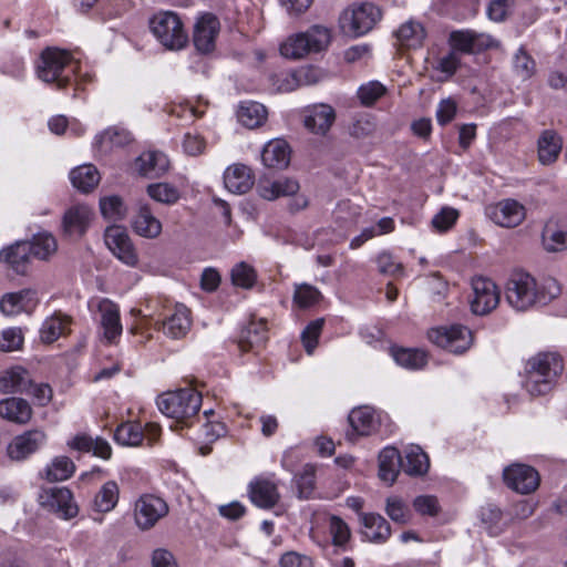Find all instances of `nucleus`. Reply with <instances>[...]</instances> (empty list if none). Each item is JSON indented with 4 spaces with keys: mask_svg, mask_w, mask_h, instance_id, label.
<instances>
[{
    "mask_svg": "<svg viewBox=\"0 0 567 567\" xmlns=\"http://www.w3.org/2000/svg\"><path fill=\"white\" fill-rule=\"evenodd\" d=\"M564 369L561 358L551 352L538 353L525 365L524 389L530 396L548 394Z\"/></svg>",
    "mask_w": 567,
    "mask_h": 567,
    "instance_id": "obj_1",
    "label": "nucleus"
},
{
    "mask_svg": "<svg viewBox=\"0 0 567 567\" xmlns=\"http://www.w3.org/2000/svg\"><path fill=\"white\" fill-rule=\"evenodd\" d=\"M156 403L163 414L189 426L198 415L202 394L190 388L179 389L163 393L157 398Z\"/></svg>",
    "mask_w": 567,
    "mask_h": 567,
    "instance_id": "obj_2",
    "label": "nucleus"
},
{
    "mask_svg": "<svg viewBox=\"0 0 567 567\" xmlns=\"http://www.w3.org/2000/svg\"><path fill=\"white\" fill-rule=\"evenodd\" d=\"M505 298L508 305L517 311H526L534 306L546 305L548 297L537 288L535 279L525 272H515L506 284Z\"/></svg>",
    "mask_w": 567,
    "mask_h": 567,
    "instance_id": "obj_3",
    "label": "nucleus"
},
{
    "mask_svg": "<svg viewBox=\"0 0 567 567\" xmlns=\"http://www.w3.org/2000/svg\"><path fill=\"white\" fill-rule=\"evenodd\" d=\"M331 40L329 29L313 25L303 33L290 37L280 45V53L285 58L301 59L311 52L324 50Z\"/></svg>",
    "mask_w": 567,
    "mask_h": 567,
    "instance_id": "obj_4",
    "label": "nucleus"
},
{
    "mask_svg": "<svg viewBox=\"0 0 567 567\" xmlns=\"http://www.w3.org/2000/svg\"><path fill=\"white\" fill-rule=\"evenodd\" d=\"M150 28L154 37L169 50H181L187 43L179 17L171 11L158 12L150 20Z\"/></svg>",
    "mask_w": 567,
    "mask_h": 567,
    "instance_id": "obj_5",
    "label": "nucleus"
},
{
    "mask_svg": "<svg viewBox=\"0 0 567 567\" xmlns=\"http://www.w3.org/2000/svg\"><path fill=\"white\" fill-rule=\"evenodd\" d=\"M41 63L37 68L38 76L47 83L55 82L59 89L65 87L70 83L64 71L71 62V55L68 51L58 49H47L41 54Z\"/></svg>",
    "mask_w": 567,
    "mask_h": 567,
    "instance_id": "obj_6",
    "label": "nucleus"
},
{
    "mask_svg": "<svg viewBox=\"0 0 567 567\" xmlns=\"http://www.w3.org/2000/svg\"><path fill=\"white\" fill-rule=\"evenodd\" d=\"M431 342L453 353H463L472 344V332L461 324L431 329L427 333Z\"/></svg>",
    "mask_w": 567,
    "mask_h": 567,
    "instance_id": "obj_7",
    "label": "nucleus"
},
{
    "mask_svg": "<svg viewBox=\"0 0 567 567\" xmlns=\"http://www.w3.org/2000/svg\"><path fill=\"white\" fill-rule=\"evenodd\" d=\"M38 499L42 507L55 513L63 519H71L79 513L73 494L68 487L43 488Z\"/></svg>",
    "mask_w": 567,
    "mask_h": 567,
    "instance_id": "obj_8",
    "label": "nucleus"
},
{
    "mask_svg": "<svg viewBox=\"0 0 567 567\" xmlns=\"http://www.w3.org/2000/svg\"><path fill=\"white\" fill-rule=\"evenodd\" d=\"M381 10L371 2H362L353 6L350 11H346L342 16L343 28L349 25V30L353 35L360 37L373 29L381 19Z\"/></svg>",
    "mask_w": 567,
    "mask_h": 567,
    "instance_id": "obj_9",
    "label": "nucleus"
},
{
    "mask_svg": "<svg viewBox=\"0 0 567 567\" xmlns=\"http://www.w3.org/2000/svg\"><path fill=\"white\" fill-rule=\"evenodd\" d=\"M473 296L470 301L474 315L485 316L493 311L499 302V290L495 282L485 277L472 279Z\"/></svg>",
    "mask_w": 567,
    "mask_h": 567,
    "instance_id": "obj_10",
    "label": "nucleus"
},
{
    "mask_svg": "<svg viewBox=\"0 0 567 567\" xmlns=\"http://www.w3.org/2000/svg\"><path fill=\"white\" fill-rule=\"evenodd\" d=\"M452 50L462 53H476L493 47L498 42L486 33H478L473 30H457L450 33L449 38Z\"/></svg>",
    "mask_w": 567,
    "mask_h": 567,
    "instance_id": "obj_11",
    "label": "nucleus"
},
{
    "mask_svg": "<svg viewBox=\"0 0 567 567\" xmlns=\"http://www.w3.org/2000/svg\"><path fill=\"white\" fill-rule=\"evenodd\" d=\"M104 241L112 254L121 261L128 266L137 264V254L125 228L116 225L107 227Z\"/></svg>",
    "mask_w": 567,
    "mask_h": 567,
    "instance_id": "obj_12",
    "label": "nucleus"
},
{
    "mask_svg": "<svg viewBox=\"0 0 567 567\" xmlns=\"http://www.w3.org/2000/svg\"><path fill=\"white\" fill-rule=\"evenodd\" d=\"M167 513L166 502L154 495H143L135 504V520L142 529H150Z\"/></svg>",
    "mask_w": 567,
    "mask_h": 567,
    "instance_id": "obj_13",
    "label": "nucleus"
},
{
    "mask_svg": "<svg viewBox=\"0 0 567 567\" xmlns=\"http://www.w3.org/2000/svg\"><path fill=\"white\" fill-rule=\"evenodd\" d=\"M503 477L509 488L520 494H529L539 485L538 472L524 464H514L506 467Z\"/></svg>",
    "mask_w": 567,
    "mask_h": 567,
    "instance_id": "obj_14",
    "label": "nucleus"
},
{
    "mask_svg": "<svg viewBox=\"0 0 567 567\" xmlns=\"http://www.w3.org/2000/svg\"><path fill=\"white\" fill-rule=\"evenodd\" d=\"M219 30L220 23L216 16L205 13L199 17L193 32V42L196 50L204 54L213 52Z\"/></svg>",
    "mask_w": 567,
    "mask_h": 567,
    "instance_id": "obj_15",
    "label": "nucleus"
},
{
    "mask_svg": "<svg viewBox=\"0 0 567 567\" xmlns=\"http://www.w3.org/2000/svg\"><path fill=\"white\" fill-rule=\"evenodd\" d=\"M94 217L92 208L85 204L71 206L63 215L62 228L66 236L82 237Z\"/></svg>",
    "mask_w": 567,
    "mask_h": 567,
    "instance_id": "obj_16",
    "label": "nucleus"
},
{
    "mask_svg": "<svg viewBox=\"0 0 567 567\" xmlns=\"http://www.w3.org/2000/svg\"><path fill=\"white\" fill-rule=\"evenodd\" d=\"M45 434L40 430L27 431L16 436L8 445V456L12 461H23L39 450L45 442Z\"/></svg>",
    "mask_w": 567,
    "mask_h": 567,
    "instance_id": "obj_17",
    "label": "nucleus"
},
{
    "mask_svg": "<svg viewBox=\"0 0 567 567\" xmlns=\"http://www.w3.org/2000/svg\"><path fill=\"white\" fill-rule=\"evenodd\" d=\"M492 220L502 227H516L525 218V208L514 199L499 202L488 209Z\"/></svg>",
    "mask_w": 567,
    "mask_h": 567,
    "instance_id": "obj_18",
    "label": "nucleus"
},
{
    "mask_svg": "<svg viewBox=\"0 0 567 567\" xmlns=\"http://www.w3.org/2000/svg\"><path fill=\"white\" fill-rule=\"evenodd\" d=\"M336 120L334 110L328 104H316L305 111L303 124L311 133L324 135Z\"/></svg>",
    "mask_w": 567,
    "mask_h": 567,
    "instance_id": "obj_19",
    "label": "nucleus"
},
{
    "mask_svg": "<svg viewBox=\"0 0 567 567\" xmlns=\"http://www.w3.org/2000/svg\"><path fill=\"white\" fill-rule=\"evenodd\" d=\"M31 249L29 241H16L0 251V261L8 264L18 275H24L32 257Z\"/></svg>",
    "mask_w": 567,
    "mask_h": 567,
    "instance_id": "obj_20",
    "label": "nucleus"
},
{
    "mask_svg": "<svg viewBox=\"0 0 567 567\" xmlns=\"http://www.w3.org/2000/svg\"><path fill=\"white\" fill-rule=\"evenodd\" d=\"M97 309L101 315L104 339L109 343H113L115 339L121 336L123 330L120 319V309L116 303L109 299L100 301Z\"/></svg>",
    "mask_w": 567,
    "mask_h": 567,
    "instance_id": "obj_21",
    "label": "nucleus"
},
{
    "mask_svg": "<svg viewBox=\"0 0 567 567\" xmlns=\"http://www.w3.org/2000/svg\"><path fill=\"white\" fill-rule=\"evenodd\" d=\"M133 141L132 134L124 127L111 126L95 136L94 148L106 155L115 148L128 145Z\"/></svg>",
    "mask_w": 567,
    "mask_h": 567,
    "instance_id": "obj_22",
    "label": "nucleus"
},
{
    "mask_svg": "<svg viewBox=\"0 0 567 567\" xmlns=\"http://www.w3.org/2000/svg\"><path fill=\"white\" fill-rule=\"evenodd\" d=\"M255 183L251 169L244 164H234L224 173L225 187L234 194L247 193Z\"/></svg>",
    "mask_w": 567,
    "mask_h": 567,
    "instance_id": "obj_23",
    "label": "nucleus"
},
{
    "mask_svg": "<svg viewBox=\"0 0 567 567\" xmlns=\"http://www.w3.org/2000/svg\"><path fill=\"white\" fill-rule=\"evenodd\" d=\"M138 173L148 178H157L167 172L169 161L167 156L158 151L142 153L135 161Z\"/></svg>",
    "mask_w": 567,
    "mask_h": 567,
    "instance_id": "obj_24",
    "label": "nucleus"
},
{
    "mask_svg": "<svg viewBox=\"0 0 567 567\" xmlns=\"http://www.w3.org/2000/svg\"><path fill=\"white\" fill-rule=\"evenodd\" d=\"M360 520L365 528L364 537L375 544L385 543L391 536L389 522L375 513H360Z\"/></svg>",
    "mask_w": 567,
    "mask_h": 567,
    "instance_id": "obj_25",
    "label": "nucleus"
},
{
    "mask_svg": "<svg viewBox=\"0 0 567 567\" xmlns=\"http://www.w3.org/2000/svg\"><path fill=\"white\" fill-rule=\"evenodd\" d=\"M251 502L260 508H272L279 501L277 486L269 480L257 478L249 485Z\"/></svg>",
    "mask_w": 567,
    "mask_h": 567,
    "instance_id": "obj_26",
    "label": "nucleus"
},
{
    "mask_svg": "<svg viewBox=\"0 0 567 567\" xmlns=\"http://www.w3.org/2000/svg\"><path fill=\"white\" fill-rule=\"evenodd\" d=\"M290 147L284 140L277 138L268 142L261 153L265 166L269 168L284 169L290 163Z\"/></svg>",
    "mask_w": 567,
    "mask_h": 567,
    "instance_id": "obj_27",
    "label": "nucleus"
},
{
    "mask_svg": "<svg viewBox=\"0 0 567 567\" xmlns=\"http://www.w3.org/2000/svg\"><path fill=\"white\" fill-rule=\"evenodd\" d=\"M134 231L145 238H156L162 233V223L154 216L147 204H141L132 220Z\"/></svg>",
    "mask_w": 567,
    "mask_h": 567,
    "instance_id": "obj_28",
    "label": "nucleus"
},
{
    "mask_svg": "<svg viewBox=\"0 0 567 567\" xmlns=\"http://www.w3.org/2000/svg\"><path fill=\"white\" fill-rule=\"evenodd\" d=\"M68 446L72 450L90 453L103 460H109L112 456V447L110 443L102 437H91L86 434H78L68 442Z\"/></svg>",
    "mask_w": 567,
    "mask_h": 567,
    "instance_id": "obj_29",
    "label": "nucleus"
},
{
    "mask_svg": "<svg viewBox=\"0 0 567 567\" xmlns=\"http://www.w3.org/2000/svg\"><path fill=\"white\" fill-rule=\"evenodd\" d=\"M31 385L29 372L21 367L11 368L0 375V391L3 393H25Z\"/></svg>",
    "mask_w": 567,
    "mask_h": 567,
    "instance_id": "obj_30",
    "label": "nucleus"
},
{
    "mask_svg": "<svg viewBox=\"0 0 567 567\" xmlns=\"http://www.w3.org/2000/svg\"><path fill=\"white\" fill-rule=\"evenodd\" d=\"M563 140L553 130H545L538 138V159L543 165L555 163L561 152Z\"/></svg>",
    "mask_w": 567,
    "mask_h": 567,
    "instance_id": "obj_31",
    "label": "nucleus"
},
{
    "mask_svg": "<svg viewBox=\"0 0 567 567\" xmlns=\"http://www.w3.org/2000/svg\"><path fill=\"white\" fill-rule=\"evenodd\" d=\"M267 339L266 322L251 321L241 330L238 344L243 351L257 350L264 347Z\"/></svg>",
    "mask_w": 567,
    "mask_h": 567,
    "instance_id": "obj_32",
    "label": "nucleus"
},
{
    "mask_svg": "<svg viewBox=\"0 0 567 567\" xmlns=\"http://www.w3.org/2000/svg\"><path fill=\"white\" fill-rule=\"evenodd\" d=\"M258 194L274 200L280 196H292L299 190V183L292 178H279L274 182H260L257 186Z\"/></svg>",
    "mask_w": 567,
    "mask_h": 567,
    "instance_id": "obj_33",
    "label": "nucleus"
},
{
    "mask_svg": "<svg viewBox=\"0 0 567 567\" xmlns=\"http://www.w3.org/2000/svg\"><path fill=\"white\" fill-rule=\"evenodd\" d=\"M348 421L352 431L347 436L351 441L354 435H369L377 424L374 413L368 406L353 409L348 416Z\"/></svg>",
    "mask_w": 567,
    "mask_h": 567,
    "instance_id": "obj_34",
    "label": "nucleus"
},
{
    "mask_svg": "<svg viewBox=\"0 0 567 567\" xmlns=\"http://www.w3.org/2000/svg\"><path fill=\"white\" fill-rule=\"evenodd\" d=\"M402 457L395 447H384L379 454V477L392 485L399 474Z\"/></svg>",
    "mask_w": 567,
    "mask_h": 567,
    "instance_id": "obj_35",
    "label": "nucleus"
},
{
    "mask_svg": "<svg viewBox=\"0 0 567 567\" xmlns=\"http://www.w3.org/2000/svg\"><path fill=\"white\" fill-rule=\"evenodd\" d=\"M32 415L30 404L21 398H8L0 401V416L16 423H27Z\"/></svg>",
    "mask_w": 567,
    "mask_h": 567,
    "instance_id": "obj_36",
    "label": "nucleus"
},
{
    "mask_svg": "<svg viewBox=\"0 0 567 567\" xmlns=\"http://www.w3.org/2000/svg\"><path fill=\"white\" fill-rule=\"evenodd\" d=\"M267 109L258 102L245 101L238 107V121L248 128L261 126L267 120Z\"/></svg>",
    "mask_w": 567,
    "mask_h": 567,
    "instance_id": "obj_37",
    "label": "nucleus"
},
{
    "mask_svg": "<svg viewBox=\"0 0 567 567\" xmlns=\"http://www.w3.org/2000/svg\"><path fill=\"white\" fill-rule=\"evenodd\" d=\"M190 324L189 310L184 306H178L174 313L163 322V330L168 337L179 339L187 333Z\"/></svg>",
    "mask_w": 567,
    "mask_h": 567,
    "instance_id": "obj_38",
    "label": "nucleus"
},
{
    "mask_svg": "<svg viewBox=\"0 0 567 567\" xmlns=\"http://www.w3.org/2000/svg\"><path fill=\"white\" fill-rule=\"evenodd\" d=\"M395 38L402 47L420 48L425 39V30L420 22L409 20L395 31Z\"/></svg>",
    "mask_w": 567,
    "mask_h": 567,
    "instance_id": "obj_39",
    "label": "nucleus"
},
{
    "mask_svg": "<svg viewBox=\"0 0 567 567\" xmlns=\"http://www.w3.org/2000/svg\"><path fill=\"white\" fill-rule=\"evenodd\" d=\"M75 472L74 462L64 455L55 456L41 473V477L49 482H62L70 478Z\"/></svg>",
    "mask_w": 567,
    "mask_h": 567,
    "instance_id": "obj_40",
    "label": "nucleus"
},
{
    "mask_svg": "<svg viewBox=\"0 0 567 567\" xmlns=\"http://www.w3.org/2000/svg\"><path fill=\"white\" fill-rule=\"evenodd\" d=\"M70 179L75 188L83 193H89L97 186L100 173L94 165H81L71 171Z\"/></svg>",
    "mask_w": 567,
    "mask_h": 567,
    "instance_id": "obj_41",
    "label": "nucleus"
},
{
    "mask_svg": "<svg viewBox=\"0 0 567 567\" xmlns=\"http://www.w3.org/2000/svg\"><path fill=\"white\" fill-rule=\"evenodd\" d=\"M430 466L427 455L417 445H412L405 451L401 467L409 475H422Z\"/></svg>",
    "mask_w": 567,
    "mask_h": 567,
    "instance_id": "obj_42",
    "label": "nucleus"
},
{
    "mask_svg": "<svg viewBox=\"0 0 567 567\" xmlns=\"http://www.w3.org/2000/svg\"><path fill=\"white\" fill-rule=\"evenodd\" d=\"M394 361L406 369H421L426 364V354L417 349L391 348Z\"/></svg>",
    "mask_w": 567,
    "mask_h": 567,
    "instance_id": "obj_43",
    "label": "nucleus"
},
{
    "mask_svg": "<svg viewBox=\"0 0 567 567\" xmlns=\"http://www.w3.org/2000/svg\"><path fill=\"white\" fill-rule=\"evenodd\" d=\"M29 244L32 246L31 256L40 260H48L58 249L54 236L49 233L34 235Z\"/></svg>",
    "mask_w": 567,
    "mask_h": 567,
    "instance_id": "obj_44",
    "label": "nucleus"
},
{
    "mask_svg": "<svg viewBox=\"0 0 567 567\" xmlns=\"http://www.w3.org/2000/svg\"><path fill=\"white\" fill-rule=\"evenodd\" d=\"M145 433L140 423L125 422L118 425L114 432V440L121 445H140Z\"/></svg>",
    "mask_w": 567,
    "mask_h": 567,
    "instance_id": "obj_45",
    "label": "nucleus"
},
{
    "mask_svg": "<svg viewBox=\"0 0 567 567\" xmlns=\"http://www.w3.org/2000/svg\"><path fill=\"white\" fill-rule=\"evenodd\" d=\"M118 485L115 481L106 482L95 495V509L100 513L112 511L118 502Z\"/></svg>",
    "mask_w": 567,
    "mask_h": 567,
    "instance_id": "obj_46",
    "label": "nucleus"
},
{
    "mask_svg": "<svg viewBox=\"0 0 567 567\" xmlns=\"http://www.w3.org/2000/svg\"><path fill=\"white\" fill-rule=\"evenodd\" d=\"M66 318L54 315L44 320L40 329V339L44 343H52L65 332Z\"/></svg>",
    "mask_w": 567,
    "mask_h": 567,
    "instance_id": "obj_47",
    "label": "nucleus"
},
{
    "mask_svg": "<svg viewBox=\"0 0 567 567\" xmlns=\"http://www.w3.org/2000/svg\"><path fill=\"white\" fill-rule=\"evenodd\" d=\"M312 72L311 70H299L292 73H282L276 76L274 85H276L279 92H292L299 87L301 83H310L311 80H308V74Z\"/></svg>",
    "mask_w": 567,
    "mask_h": 567,
    "instance_id": "obj_48",
    "label": "nucleus"
},
{
    "mask_svg": "<svg viewBox=\"0 0 567 567\" xmlns=\"http://www.w3.org/2000/svg\"><path fill=\"white\" fill-rule=\"evenodd\" d=\"M385 513L394 523L400 525L410 523L412 518V512L408 504L398 496L386 498Z\"/></svg>",
    "mask_w": 567,
    "mask_h": 567,
    "instance_id": "obj_49",
    "label": "nucleus"
},
{
    "mask_svg": "<svg viewBox=\"0 0 567 567\" xmlns=\"http://www.w3.org/2000/svg\"><path fill=\"white\" fill-rule=\"evenodd\" d=\"M147 194L152 199L166 205L175 204L181 197L179 190L168 183L150 184Z\"/></svg>",
    "mask_w": 567,
    "mask_h": 567,
    "instance_id": "obj_50",
    "label": "nucleus"
},
{
    "mask_svg": "<svg viewBox=\"0 0 567 567\" xmlns=\"http://www.w3.org/2000/svg\"><path fill=\"white\" fill-rule=\"evenodd\" d=\"M102 215L112 220H121L126 216L127 209L120 196L112 195L100 199Z\"/></svg>",
    "mask_w": 567,
    "mask_h": 567,
    "instance_id": "obj_51",
    "label": "nucleus"
},
{
    "mask_svg": "<svg viewBox=\"0 0 567 567\" xmlns=\"http://www.w3.org/2000/svg\"><path fill=\"white\" fill-rule=\"evenodd\" d=\"M513 69L522 80H528L535 74L536 62L524 48H519L513 58Z\"/></svg>",
    "mask_w": 567,
    "mask_h": 567,
    "instance_id": "obj_52",
    "label": "nucleus"
},
{
    "mask_svg": "<svg viewBox=\"0 0 567 567\" xmlns=\"http://www.w3.org/2000/svg\"><path fill=\"white\" fill-rule=\"evenodd\" d=\"M256 278L255 269L244 261L231 269V281L235 286L249 289L254 286Z\"/></svg>",
    "mask_w": 567,
    "mask_h": 567,
    "instance_id": "obj_53",
    "label": "nucleus"
},
{
    "mask_svg": "<svg viewBox=\"0 0 567 567\" xmlns=\"http://www.w3.org/2000/svg\"><path fill=\"white\" fill-rule=\"evenodd\" d=\"M322 298L321 292L313 286L308 284H301L296 286L293 301L300 308H309Z\"/></svg>",
    "mask_w": 567,
    "mask_h": 567,
    "instance_id": "obj_54",
    "label": "nucleus"
},
{
    "mask_svg": "<svg viewBox=\"0 0 567 567\" xmlns=\"http://www.w3.org/2000/svg\"><path fill=\"white\" fill-rule=\"evenodd\" d=\"M386 92L385 86L379 81H370L358 90V97L364 106L373 105Z\"/></svg>",
    "mask_w": 567,
    "mask_h": 567,
    "instance_id": "obj_55",
    "label": "nucleus"
},
{
    "mask_svg": "<svg viewBox=\"0 0 567 567\" xmlns=\"http://www.w3.org/2000/svg\"><path fill=\"white\" fill-rule=\"evenodd\" d=\"M329 530L332 536L333 545L336 546H344L351 537L348 524L336 515H332L329 519Z\"/></svg>",
    "mask_w": 567,
    "mask_h": 567,
    "instance_id": "obj_56",
    "label": "nucleus"
},
{
    "mask_svg": "<svg viewBox=\"0 0 567 567\" xmlns=\"http://www.w3.org/2000/svg\"><path fill=\"white\" fill-rule=\"evenodd\" d=\"M324 324V319L311 321L302 331L301 340L308 354H311L318 344V338Z\"/></svg>",
    "mask_w": 567,
    "mask_h": 567,
    "instance_id": "obj_57",
    "label": "nucleus"
},
{
    "mask_svg": "<svg viewBox=\"0 0 567 567\" xmlns=\"http://www.w3.org/2000/svg\"><path fill=\"white\" fill-rule=\"evenodd\" d=\"M480 519L491 534L496 535L498 533V523L502 519V511L495 505L487 504L481 507Z\"/></svg>",
    "mask_w": 567,
    "mask_h": 567,
    "instance_id": "obj_58",
    "label": "nucleus"
},
{
    "mask_svg": "<svg viewBox=\"0 0 567 567\" xmlns=\"http://www.w3.org/2000/svg\"><path fill=\"white\" fill-rule=\"evenodd\" d=\"M23 344V334L20 328L4 330L0 339V350L11 352L19 350Z\"/></svg>",
    "mask_w": 567,
    "mask_h": 567,
    "instance_id": "obj_59",
    "label": "nucleus"
},
{
    "mask_svg": "<svg viewBox=\"0 0 567 567\" xmlns=\"http://www.w3.org/2000/svg\"><path fill=\"white\" fill-rule=\"evenodd\" d=\"M377 130L375 122L370 116H361L357 118L349 127L350 135L355 138H365Z\"/></svg>",
    "mask_w": 567,
    "mask_h": 567,
    "instance_id": "obj_60",
    "label": "nucleus"
},
{
    "mask_svg": "<svg viewBox=\"0 0 567 567\" xmlns=\"http://www.w3.org/2000/svg\"><path fill=\"white\" fill-rule=\"evenodd\" d=\"M413 507L420 515L436 516L440 513L439 501L433 495H420L413 499Z\"/></svg>",
    "mask_w": 567,
    "mask_h": 567,
    "instance_id": "obj_61",
    "label": "nucleus"
},
{
    "mask_svg": "<svg viewBox=\"0 0 567 567\" xmlns=\"http://www.w3.org/2000/svg\"><path fill=\"white\" fill-rule=\"evenodd\" d=\"M457 217V210L454 208L445 207L442 208L441 212L433 217L432 225L439 231H446L455 224Z\"/></svg>",
    "mask_w": 567,
    "mask_h": 567,
    "instance_id": "obj_62",
    "label": "nucleus"
},
{
    "mask_svg": "<svg viewBox=\"0 0 567 567\" xmlns=\"http://www.w3.org/2000/svg\"><path fill=\"white\" fill-rule=\"evenodd\" d=\"M297 486L300 498H308L315 487V472L306 465L303 472L297 477Z\"/></svg>",
    "mask_w": 567,
    "mask_h": 567,
    "instance_id": "obj_63",
    "label": "nucleus"
},
{
    "mask_svg": "<svg viewBox=\"0 0 567 567\" xmlns=\"http://www.w3.org/2000/svg\"><path fill=\"white\" fill-rule=\"evenodd\" d=\"M281 567H312L313 563L309 556L298 554L296 551H289L280 558Z\"/></svg>",
    "mask_w": 567,
    "mask_h": 567,
    "instance_id": "obj_64",
    "label": "nucleus"
}]
</instances>
